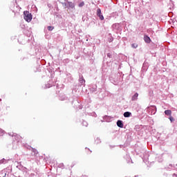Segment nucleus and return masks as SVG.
Listing matches in <instances>:
<instances>
[{
  "instance_id": "f257e3e1",
  "label": "nucleus",
  "mask_w": 177,
  "mask_h": 177,
  "mask_svg": "<svg viewBox=\"0 0 177 177\" xmlns=\"http://www.w3.org/2000/svg\"><path fill=\"white\" fill-rule=\"evenodd\" d=\"M124 80V75H122V72H119L117 74L112 75L109 77V81L113 85H118L120 84V82H122Z\"/></svg>"
},
{
  "instance_id": "f03ea898",
  "label": "nucleus",
  "mask_w": 177,
  "mask_h": 177,
  "mask_svg": "<svg viewBox=\"0 0 177 177\" xmlns=\"http://www.w3.org/2000/svg\"><path fill=\"white\" fill-rule=\"evenodd\" d=\"M24 19L27 21L28 23H30L31 20H32V15L28 11H24Z\"/></svg>"
},
{
  "instance_id": "7ed1b4c3",
  "label": "nucleus",
  "mask_w": 177,
  "mask_h": 177,
  "mask_svg": "<svg viewBox=\"0 0 177 177\" xmlns=\"http://www.w3.org/2000/svg\"><path fill=\"white\" fill-rule=\"evenodd\" d=\"M147 109L149 110V114H151V115L157 113V107H156V106H151L150 107L148 106Z\"/></svg>"
},
{
  "instance_id": "20e7f679",
  "label": "nucleus",
  "mask_w": 177,
  "mask_h": 177,
  "mask_svg": "<svg viewBox=\"0 0 177 177\" xmlns=\"http://www.w3.org/2000/svg\"><path fill=\"white\" fill-rule=\"evenodd\" d=\"M8 135L10 136H12V138H14V139H15L17 142H20V140H21V136H20L16 133H9Z\"/></svg>"
},
{
  "instance_id": "39448f33",
  "label": "nucleus",
  "mask_w": 177,
  "mask_h": 177,
  "mask_svg": "<svg viewBox=\"0 0 177 177\" xmlns=\"http://www.w3.org/2000/svg\"><path fill=\"white\" fill-rule=\"evenodd\" d=\"M97 17H99L100 20H104V17L103 16V14L102 13V10L100 8H98L97 10Z\"/></svg>"
},
{
  "instance_id": "423d86ee",
  "label": "nucleus",
  "mask_w": 177,
  "mask_h": 177,
  "mask_svg": "<svg viewBox=\"0 0 177 177\" xmlns=\"http://www.w3.org/2000/svg\"><path fill=\"white\" fill-rule=\"evenodd\" d=\"M20 9H21V8H20V6L17 4L14 5L13 8L12 9L13 13H17L19 12H20Z\"/></svg>"
},
{
  "instance_id": "0eeeda50",
  "label": "nucleus",
  "mask_w": 177,
  "mask_h": 177,
  "mask_svg": "<svg viewBox=\"0 0 177 177\" xmlns=\"http://www.w3.org/2000/svg\"><path fill=\"white\" fill-rule=\"evenodd\" d=\"M148 68H149V63L144 62L142 67V73H146Z\"/></svg>"
},
{
  "instance_id": "6e6552de",
  "label": "nucleus",
  "mask_w": 177,
  "mask_h": 177,
  "mask_svg": "<svg viewBox=\"0 0 177 177\" xmlns=\"http://www.w3.org/2000/svg\"><path fill=\"white\" fill-rule=\"evenodd\" d=\"M66 3L68 4L67 6H64L65 8H68V9H73V8H75V5L74 3L71 1H67Z\"/></svg>"
},
{
  "instance_id": "1a4fd4ad",
  "label": "nucleus",
  "mask_w": 177,
  "mask_h": 177,
  "mask_svg": "<svg viewBox=\"0 0 177 177\" xmlns=\"http://www.w3.org/2000/svg\"><path fill=\"white\" fill-rule=\"evenodd\" d=\"M79 82L80 85H85V79L81 73L79 74Z\"/></svg>"
},
{
  "instance_id": "9d476101",
  "label": "nucleus",
  "mask_w": 177,
  "mask_h": 177,
  "mask_svg": "<svg viewBox=\"0 0 177 177\" xmlns=\"http://www.w3.org/2000/svg\"><path fill=\"white\" fill-rule=\"evenodd\" d=\"M56 85V83H52L51 81H49V83L45 84V86L44 87V89H48V88H51V86H55Z\"/></svg>"
},
{
  "instance_id": "9b49d317",
  "label": "nucleus",
  "mask_w": 177,
  "mask_h": 177,
  "mask_svg": "<svg viewBox=\"0 0 177 177\" xmlns=\"http://www.w3.org/2000/svg\"><path fill=\"white\" fill-rule=\"evenodd\" d=\"M144 41L146 42V44H150L151 42V39H150V37L145 35H144Z\"/></svg>"
},
{
  "instance_id": "f8f14e48",
  "label": "nucleus",
  "mask_w": 177,
  "mask_h": 177,
  "mask_svg": "<svg viewBox=\"0 0 177 177\" xmlns=\"http://www.w3.org/2000/svg\"><path fill=\"white\" fill-rule=\"evenodd\" d=\"M139 97V93H135L132 97H131V100L132 102H136L138 100V97Z\"/></svg>"
},
{
  "instance_id": "ddd939ff",
  "label": "nucleus",
  "mask_w": 177,
  "mask_h": 177,
  "mask_svg": "<svg viewBox=\"0 0 177 177\" xmlns=\"http://www.w3.org/2000/svg\"><path fill=\"white\" fill-rule=\"evenodd\" d=\"M116 125L117 127H118V128H124V122H122V120H118L116 122Z\"/></svg>"
},
{
  "instance_id": "4468645a",
  "label": "nucleus",
  "mask_w": 177,
  "mask_h": 177,
  "mask_svg": "<svg viewBox=\"0 0 177 177\" xmlns=\"http://www.w3.org/2000/svg\"><path fill=\"white\" fill-rule=\"evenodd\" d=\"M106 56L110 59V62H114V55H113V53H108Z\"/></svg>"
},
{
  "instance_id": "2eb2a0df",
  "label": "nucleus",
  "mask_w": 177,
  "mask_h": 177,
  "mask_svg": "<svg viewBox=\"0 0 177 177\" xmlns=\"http://www.w3.org/2000/svg\"><path fill=\"white\" fill-rule=\"evenodd\" d=\"M112 119L113 118H111V116H107V115H105L103 118L104 121H105L106 122H111Z\"/></svg>"
},
{
  "instance_id": "dca6fc26",
  "label": "nucleus",
  "mask_w": 177,
  "mask_h": 177,
  "mask_svg": "<svg viewBox=\"0 0 177 177\" xmlns=\"http://www.w3.org/2000/svg\"><path fill=\"white\" fill-rule=\"evenodd\" d=\"M113 30H120V24H113L112 25Z\"/></svg>"
},
{
  "instance_id": "f3484780",
  "label": "nucleus",
  "mask_w": 177,
  "mask_h": 177,
  "mask_svg": "<svg viewBox=\"0 0 177 177\" xmlns=\"http://www.w3.org/2000/svg\"><path fill=\"white\" fill-rule=\"evenodd\" d=\"M123 115L125 118H129V117H131V115H132V113L127 111L124 113Z\"/></svg>"
},
{
  "instance_id": "a211bd4d",
  "label": "nucleus",
  "mask_w": 177,
  "mask_h": 177,
  "mask_svg": "<svg viewBox=\"0 0 177 177\" xmlns=\"http://www.w3.org/2000/svg\"><path fill=\"white\" fill-rule=\"evenodd\" d=\"M165 115H168L169 117H170L171 115H172V111L167 109L165 111Z\"/></svg>"
},
{
  "instance_id": "6ab92c4d",
  "label": "nucleus",
  "mask_w": 177,
  "mask_h": 177,
  "mask_svg": "<svg viewBox=\"0 0 177 177\" xmlns=\"http://www.w3.org/2000/svg\"><path fill=\"white\" fill-rule=\"evenodd\" d=\"M9 161H10V159H5V158H3L1 160H0V164H8V162H9Z\"/></svg>"
},
{
  "instance_id": "aec40b11",
  "label": "nucleus",
  "mask_w": 177,
  "mask_h": 177,
  "mask_svg": "<svg viewBox=\"0 0 177 177\" xmlns=\"http://www.w3.org/2000/svg\"><path fill=\"white\" fill-rule=\"evenodd\" d=\"M90 91L91 92H96V91H97V86L93 85L92 87H91Z\"/></svg>"
},
{
  "instance_id": "412c9836",
  "label": "nucleus",
  "mask_w": 177,
  "mask_h": 177,
  "mask_svg": "<svg viewBox=\"0 0 177 177\" xmlns=\"http://www.w3.org/2000/svg\"><path fill=\"white\" fill-rule=\"evenodd\" d=\"M17 168L19 169V171H24L26 169V167L24 166L21 165V164H19L17 166Z\"/></svg>"
},
{
  "instance_id": "4be33fe9",
  "label": "nucleus",
  "mask_w": 177,
  "mask_h": 177,
  "mask_svg": "<svg viewBox=\"0 0 177 177\" xmlns=\"http://www.w3.org/2000/svg\"><path fill=\"white\" fill-rule=\"evenodd\" d=\"M58 1L63 5V6H67V0H58Z\"/></svg>"
},
{
  "instance_id": "5701e85b",
  "label": "nucleus",
  "mask_w": 177,
  "mask_h": 177,
  "mask_svg": "<svg viewBox=\"0 0 177 177\" xmlns=\"http://www.w3.org/2000/svg\"><path fill=\"white\" fill-rule=\"evenodd\" d=\"M28 149H31L32 153H34V156H37V154H38V151L31 147H29Z\"/></svg>"
},
{
  "instance_id": "b1692460",
  "label": "nucleus",
  "mask_w": 177,
  "mask_h": 177,
  "mask_svg": "<svg viewBox=\"0 0 177 177\" xmlns=\"http://www.w3.org/2000/svg\"><path fill=\"white\" fill-rule=\"evenodd\" d=\"M128 164H129V162H131V164H133V162H132V159H131V156L127 155V158H126Z\"/></svg>"
},
{
  "instance_id": "393cba45",
  "label": "nucleus",
  "mask_w": 177,
  "mask_h": 177,
  "mask_svg": "<svg viewBox=\"0 0 177 177\" xmlns=\"http://www.w3.org/2000/svg\"><path fill=\"white\" fill-rule=\"evenodd\" d=\"M172 168H174V165L172 164H169V166L166 167V169L169 171V169H172Z\"/></svg>"
},
{
  "instance_id": "a878e982",
  "label": "nucleus",
  "mask_w": 177,
  "mask_h": 177,
  "mask_svg": "<svg viewBox=\"0 0 177 177\" xmlns=\"http://www.w3.org/2000/svg\"><path fill=\"white\" fill-rule=\"evenodd\" d=\"M102 141H100V138H97L95 140V143L96 145H99V143H100Z\"/></svg>"
},
{
  "instance_id": "bb28decb",
  "label": "nucleus",
  "mask_w": 177,
  "mask_h": 177,
  "mask_svg": "<svg viewBox=\"0 0 177 177\" xmlns=\"http://www.w3.org/2000/svg\"><path fill=\"white\" fill-rule=\"evenodd\" d=\"M55 29V27L53 26H48L47 27V30H48V31H53V30Z\"/></svg>"
},
{
  "instance_id": "cd10ccee",
  "label": "nucleus",
  "mask_w": 177,
  "mask_h": 177,
  "mask_svg": "<svg viewBox=\"0 0 177 177\" xmlns=\"http://www.w3.org/2000/svg\"><path fill=\"white\" fill-rule=\"evenodd\" d=\"M83 127H88V122L83 120L82 122Z\"/></svg>"
},
{
  "instance_id": "c85d7f7f",
  "label": "nucleus",
  "mask_w": 177,
  "mask_h": 177,
  "mask_svg": "<svg viewBox=\"0 0 177 177\" xmlns=\"http://www.w3.org/2000/svg\"><path fill=\"white\" fill-rule=\"evenodd\" d=\"M169 120H170L171 122H174V121H175V118L172 117V115L169 117Z\"/></svg>"
},
{
  "instance_id": "c756f323",
  "label": "nucleus",
  "mask_w": 177,
  "mask_h": 177,
  "mask_svg": "<svg viewBox=\"0 0 177 177\" xmlns=\"http://www.w3.org/2000/svg\"><path fill=\"white\" fill-rule=\"evenodd\" d=\"M3 135H5V131L3 129H0V136H3Z\"/></svg>"
},
{
  "instance_id": "7c9ffc66",
  "label": "nucleus",
  "mask_w": 177,
  "mask_h": 177,
  "mask_svg": "<svg viewBox=\"0 0 177 177\" xmlns=\"http://www.w3.org/2000/svg\"><path fill=\"white\" fill-rule=\"evenodd\" d=\"M138 44H131V47L133 48V49H136V48H138Z\"/></svg>"
},
{
  "instance_id": "2f4dec72",
  "label": "nucleus",
  "mask_w": 177,
  "mask_h": 177,
  "mask_svg": "<svg viewBox=\"0 0 177 177\" xmlns=\"http://www.w3.org/2000/svg\"><path fill=\"white\" fill-rule=\"evenodd\" d=\"M140 126L136 125V126L135 127L134 129H135V131H139V129H140Z\"/></svg>"
},
{
  "instance_id": "473e14b6",
  "label": "nucleus",
  "mask_w": 177,
  "mask_h": 177,
  "mask_svg": "<svg viewBox=\"0 0 177 177\" xmlns=\"http://www.w3.org/2000/svg\"><path fill=\"white\" fill-rule=\"evenodd\" d=\"M84 5H85V3L84 1L81 2L80 4H79V8H82V6H84Z\"/></svg>"
},
{
  "instance_id": "72a5a7b5",
  "label": "nucleus",
  "mask_w": 177,
  "mask_h": 177,
  "mask_svg": "<svg viewBox=\"0 0 177 177\" xmlns=\"http://www.w3.org/2000/svg\"><path fill=\"white\" fill-rule=\"evenodd\" d=\"M59 100H66V96L65 95H64L63 97H62V96H59Z\"/></svg>"
},
{
  "instance_id": "f704fd0d",
  "label": "nucleus",
  "mask_w": 177,
  "mask_h": 177,
  "mask_svg": "<svg viewBox=\"0 0 177 177\" xmlns=\"http://www.w3.org/2000/svg\"><path fill=\"white\" fill-rule=\"evenodd\" d=\"M113 41H114V38L111 36L109 38V42H113Z\"/></svg>"
},
{
  "instance_id": "c9c22d12",
  "label": "nucleus",
  "mask_w": 177,
  "mask_h": 177,
  "mask_svg": "<svg viewBox=\"0 0 177 177\" xmlns=\"http://www.w3.org/2000/svg\"><path fill=\"white\" fill-rule=\"evenodd\" d=\"M59 168H64V164L63 163H60L59 165H58Z\"/></svg>"
},
{
  "instance_id": "e433bc0d",
  "label": "nucleus",
  "mask_w": 177,
  "mask_h": 177,
  "mask_svg": "<svg viewBox=\"0 0 177 177\" xmlns=\"http://www.w3.org/2000/svg\"><path fill=\"white\" fill-rule=\"evenodd\" d=\"M78 109H79V110H82V105H78Z\"/></svg>"
},
{
  "instance_id": "4c0bfd02",
  "label": "nucleus",
  "mask_w": 177,
  "mask_h": 177,
  "mask_svg": "<svg viewBox=\"0 0 177 177\" xmlns=\"http://www.w3.org/2000/svg\"><path fill=\"white\" fill-rule=\"evenodd\" d=\"M47 6L50 8H52V4L48 3V4H47Z\"/></svg>"
},
{
  "instance_id": "58836bf2",
  "label": "nucleus",
  "mask_w": 177,
  "mask_h": 177,
  "mask_svg": "<svg viewBox=\"0 0 177 177\" xmlns=\"http://www.w3.org/2000/svg\"><path fill=\"white\" fill-rule=\"evenodd\" d=\"M173 177H177V175L176 174H174Z\"/></svg>"
},
{
  "instance_id": "ea45409f",
  "label": "nucleus",
  "mask_w": 177,
  "mask_h": 177,
  "mask_svg": "<svg viewBox=\"0 0 177 177\" xmlns=\"http://www.w3.org/2000/svg\"><path fill=\"white\" fill-rule=\"evenodd\" d=\"M93 114L95 115V117H97L96 113L93 112Z\"/></svg>"
},
{
  "instance_id": "a19ab883",
  "label": "nucleus",
  "mask_w": 177,
  "mask_h": 177,
  "mask_svg": "<svg viewBox=\"0 0 177 177\" xmlns=\"http://www.w3.org/2000/svg\"><path fill=\"white\" fill-rule=\"evenodd\" d=\"M77 104H80V102H77Z\"/></svg>"
},
{
  "instance_id": "79ce46f5",
  "label": "nucleus",
  "mask_w": 177,
  "mask_h": 177,
  "mask_svg": "<svg viewBox=\"0 0 177 177\" xmlns=\"http://www.w3.org/2000/svg\"><path fill=\"white\" fill-rule=\"evenodd\" d=\"M137 176H135V177H136Z\"/></svg>"
}]
</instances>
